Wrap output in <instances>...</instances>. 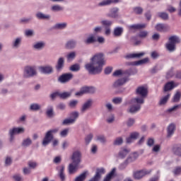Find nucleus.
<instances>
[{
  "label": "nucleus",
  "mask_w": 181,
  "mask_h": 181,
  "mask_svg": "<svg viewBox=\"0 0 181 181\" xmlns=\"http://www.w3.org/2000/svg\"><path fill=\"white\" fill-rule=\"evenodd\" d=\"M105 65V60H104V54L103 53H98L90 59V63L85 65V69L88 71L89 74H100L103 71V67Z\"/></svg>",
  "instance_id": "nucleus-1"
},
{
  "label": "nucleus",
  "mask_w": 181,
  "mask_h": 181,
  "mask_svg": "<svg viewBox=\"0 0 181 181\" xmlns=\"http://www.w3.org/2000/svg\"><path fill=\"white\" fill-rule=\"evenodd\" d=\"M136 94L140 95V98H135L132 99V103L136 105H132L129 109V112L134 114L138 112L141 110V105L145 103V98L148 95V88L144 86H139L136 90Z\"/></svg>",
  "instance_id": "nucleus-2"
},
{
  "label": "nucleus",
  "mask_w": 181,
  "mask_h": 181,
  "mask_svg": "<svg viewBox=\"0 0 181 181\" xmlns=\"http://www.w3.org/2000/svg\"><path fill=\"white\" fill-rule=\"evenodd\" d=\"M71 159L72 163L69 165V175H73L77 172L78 165H80V162H81V153L78 151L74 152Z\"/></svg>",
  "instance_id": "nucleus-3"
},
{
  "label": "nucleus",
  "mask_w": 181,
  "mask_h": 181,
  "mask_svg": "<svg viewBox=\"0 0 181 181\" xmlns=\"http://www.w3.org/2000/svg\"><path fill=\"white\" fill-rule=\"evenodd\" d=\"M176 43H180V39L176 35L171 36L169 37V42L165 45V47L169 52H175Z\"/></svg>",
  "instance_id": "nucleus-4"
},
{
  "label": "nucleus",
  "mask_w": 181,
  "mask_h": 181,
  "mask_svg": "<svg viewBox=\"0 0 181 181\" xmlns=\"http://www.w3.org/2000/svg\"><path fill=\"white\" fill-rule=\"evenodd\" d=\"M59 132V129H53L49 131H48L42 141V145L43 146H46L47 145H49L50 142L53 140V134H57V132Z\"/></svg>",
  "instance_id": "nucleus-5"
},
{
  "label": "nucleus",
  "mask_w": 181,
  "mask_h": 181,
  "mask_svg": "<svg viewBox=\"0 0 181 181\" xmlns=\"http://www.w3.org/2000/svg\"><path fill=\"white\" fill-rule=\"evenodd\" d=\"M87 93L89 94H93V93H95V88L93 86H85L81 88V90L79 92H77L75 95H83V94H86Z\"/></svg>",
  "instance_id": "nucleus-6"
},
{
  "label": "nucleus",
  "mask_w": 181,
  "mask_h": 181,
  "mask_svg": "<svg viewBox=\"0 0 181 181\" xmlns=\"http://www.w3.org/2000/svg\"><path fill=\"white\" fill-rule=\"evenodd\" d=\"M25 132V129L23 127H14L9 131L10 134V141L12 142L13 141V136L16 134H23Z\"/></svg>",
  "instance_id": "nucleus-7"
},
{
  "label": "nucleus",
  "mask_w": 181,
  "mask_h": 181,
  "mask_svg": "<svg viewBox=\"0 0 181 181\" xmlns=\"http://www.w3.org/2000/svg\"><path fill=\"white\" fill-rule=\"evenodd\" d=\"M71 119H65L62 124L63 125H67L69 124H74V122H76V119H77V118H78V112H74L72 113H71Z\"/></svg>",
  "instance_id": "nucleus-8"
},
{
  "label": "nucleus",
  "mask_w": 181,
  "mask_h": 181,
  "mask_svg": "<svg viewBox=\"0 0 181 181\" xmlns=\"http://www.w3.org/2000/svg\"><path fill=\"white\" fill-rule=\"evenodd\" d=\"M24 73L25 77H33L36 76V69L33 66H26Z\"/></svg>",
  "instance_id": "nucleus-9"
},
{
  "label": "nucleus",
  "mask_w": 181,
  "mask_h": 181,
  "mask_svg": "<svg viewBox=\"0 0 181 181\" xmlns=\"http://www.w3.org/2000/svg\"><path fill=\"white\" fill-rule=\"evenodd\" d=\"M105 173V169L103 168H97L96 173L93 177H92L89 181H99L101 179V175Z\"/></svg>",
  "instance_id": "nucleus-10"
},
{
  "label": "nucleus",
  "mask_w": 181,
  "mask_h": 181,
  "mask_svg": "<svg viewBox=\"0 0 181 181\" xmlns=\"http://www.w3.org/2000/svg\"><path fill=\"white\" fill-rule=\"evenodd\" d=\"M73 78V75L71 74H64L60 76L58 78V81L60 83H67Z\"/></svg>",
  "instance_id": "nucleus-11"
},
{
  "label": "nucleus",
  "mask_w": 181,
  "mask_h": 181,
  "mask_svg": "<svg viewBox=\"0 0 181 181\" xmlns=\"http://www.w3.org/2000/svg\"><path fill=\"white\" fill-rule=\"evenodd\" d=\"M151 173V171L148 170H140V171H136L134 173V179H142L144 176L146 175H149Z\"/></svg>",
  "instance_id": "nucleus-12"
},
{
  "label": "nucleus",
  "mask_w": 181,
  "mask_h": 181,
  "mask_svg": "<svg viewBox=\"0 0 181 181\" xmlns=\"http://www.w3.org/2000/svg\"><path fill=\"white\" fill-rule=\"evenodd\" d=\"M139 134L136 132H132L129 137L126 139L127 144H132L134 141L138 139Z\"/></svg>",
  "instance_id": "nucleus-13"
},
{
  "label": "nucleus",
  "mask_w": 181,
  "mask_h": 181,
  "mask_svg": "<svg viewBox=\"0 0 181 181\" xmlns=\"http://www.w3.org/2000/svg\"><path fill=\"white\" fill-rule=\"evenodd\" d=\"M129 30L132 32V30H139V29H145L146 28V24H134L132 25H129Z\"/></svg>",
  "instance_id": "nucleus-14"
},
{
  "label": "nucleus",
  "mask_w": 181,
  "mask_h": 181,
  "mask_svg": "<svg viewBox=\"0 0 181 181\" xmlns=\"http://www.w3.org/2000/svg\"><path fill=\"white\" fill-rule=\"evenodd\" d=\"M175 87H177V84L175 83L173 81H171L170 82H168L164 86V91H170L171 90H173Z\"/></svg>",
  "instance_id": "nucleus-15"
},
{
  "label": "nucleus",
  "mask_w": 181,
  "mask_h": 181,
  "mask_svg": "<svg viewBox=\"0 0 181 181\" xmlns=\"http://www.w3.org/2000/svg\"><path fill=\"white\" fill-rule=\"evenodd\" d=\"M156 29L158 32H168L169 30V25L167 24L158 23L156 25Z\"/></svg>",
  "instance_id": "nucleus-16"
},
{
  "label": "nucleus",
  "mask_w": 181,
  "mask_h": 181,
  "mask_svg": "<svg viewBox=\"0 0 181 181\" xmlns=\"http://www.w3.org/2000/svg\"><path fill=\"white\" fill-rule=\"evenodd\" d=\"M149 62L148 58H144L143 59L139 60V61H135L132 62H129V66H141V64H145Z\"/></svg>",
  "instance_id": "nucleus-17"
},
{
  "label": "nucleus",
  "mask_w": 181,
  "mask_h": 181,
  "mask_svg": "<svg viewBox=\"0 0 181 181\" xmlns=\"http://www.w3.org/2000/svg\"><path fill=\"white\" fill-rule=\"evenodd\" d=\"M176 129V126L175 125V124L172 123L170 124L167 129V136L168 138H170V136H172V135H173L175 134V131Z\"/></svg>",
  "instance_id": "nucleus-18"
},
{
  "label": "nucleus",
  "mask_w": 181,
  "mask_h": 181,
  "mask_svg": "<svg viewBox=\"0 0 181 181\" xmlns=\"http://www.w3.org/2000/svg\"><path fill=\"white\" fill-rule=\"evenodd\" d=\"M63 67H64V58L60 57L57 61L55 69L57 70V71H60L62 70Z\"/></svg>",
  "instance_id": "nucleus-19"
},
{
  "label": "nucleus",
  "mask_w": 181,
  "mask_h": 181,
  "mask_svg": "<svg viewBox=\"0 0 181 181\" xmlns=\"http://www.w3.org/2000/svg\"><path fill=\"white\" fill-rule=\"evenodd\" d=\"M139 156V154L137 152L132 153L127 158V162H128L129 163L135 162V160L138 159Z\"/></svg>",
  "instance_id": "nucleus-20"
},
{
  "label": "nucleus",
  "mask_w": 181,
  "mask_h": 181,
  "mask_svg": "<svg viewBox=\"0 0 181 181\" xmlns=\"http://www.w3.org/2000/svg\"><path fill=\"white\" fill-rule=\"evenodd\" d=\"M129 79L128 78H122L118 79L114 83L113 86L114 87H120V86H124V84H125L127 81H129Z\"/></svg>",
  "instance_id": "nucleus-21"
},
{
  "label": "nucleus",
  "mask_w": 181,
  "mask_h": 181,
  "mask_svg": "<svg viewBox=\"0 0 181 181\" xmlns=\"http://www.w3.org/2000/svg\"><path fill=\"white\" fill-rule=\"evenodd\" d=\"M122 33H124V28L122 27H117L114 29L113 35L115 37H119L122 36Z\"/></svg>",
  "instance_id": "nucleus-22"
},
{
  "label": "nucleus",
  "mask_w": 181,
  "mask_h": 181,
  "mask_svg": "<svg viewBox=\"0 0 181 181\" xmlns=\"http://www.w3.org/2000/svg\"><path fill=\"white\" fill-rule=\"evenodd\" d=\"M119 0H104L98 4V6H106L107 5H111V4H118Z\"/></svg>",
  "instance_id": "nucleus-23"
},
{
  "label": "nucleus",
  "mask_w": 181,
  "mask_h": 181,
  "mask_svg": "<svg viewBox=\"0 0 181 181\" xmlns=\"http://www.w3.org/2000/svg\"><path fill=\"white\" fill-rule=\"evenodd\" d=\"M145 55V52L129 54L126 56V59H139Z\"/></svg>",
  "instance_id": "nucleus-24"
},
{
  "label": "nucleus",
  "mask_w": 181,
  "mask_h": 181,
  "mask_svg": "<svg viewBox=\"0 0 181 181\" xmlns=\"http://www.w3.org/2000/svg\"><path fill=\"white\" fill-rule=\"evenodd\" d=\"M40 70L41 73H44L45 74H50L53 71L52 66H40Z\"/></svg>",
  "instance_id": "nucleus-25"
},
{
  "label": "nucleus",
  "mask_w": 181,
  "mask_h": 181,
  "mask_svg": "<svg viewBox=\"0 0 181 181\" xmlns=\"http://www.w3.org/2000/svg\"><path fill=\"white\" fill-rule=\"evenodd\" d=\"M129 153V149L123 148H121V150L119 152V158H121V159H124L125 156H127Z\"/></svg>",
  "instance_id": "nucleus-26"
},
{
  "label": "nucleus",
  "mask_w": 181,
  "mask_h": 181,
  "mask_svg": "<svg viewBox=\"0 0 181 181\" xmlns=\"http://www.w3.org/2000/svg\"><path fill=\"white\" fill-rule=\"evenodd\" d=\"M115 168L112 169L110 173L104 178L103 181H111V179H112V177L115 175Z\"/></svg>",
  "instance_id": "nucleus-27"
},
{
  "label": "nucleus",
  "mask_w": 181,
  "mask_h": 181,
  "mask_svg": "<svg viewBox=\"0 0 181 181\" xmlns=\"http://www.w3.org/2000/svg\"><path fill=\"white\" fill-rule=\"evenodd\" d=\"M47 115L49 118H52L54 116V112L53 111V106H49L46 112Z\"/></svg>",
  "instance_id": "nucleus-28"
},
{
  "label": "nucleus",
  "mask_w": 181,
  "mask_h": 181,
  "mask_svg": "<svg viewBox=\"0 0 181 181\" xmlns=\"http://www.w3.org/2000/svg\"><path fill=\"white\" fill-rule=\"evenodd\" d=\"M76 41L75 40H69L66 44V49H74V47H76Z\"/></svg>",
  "instance_id": "nucleus-29"
},
{
  "label": "nucleus",
  "mask_w": 181,
  "mask_h": 181,
  "mask_svg": "<svg viewBox=\"0 0 181 181\" xmlns=\"http://www.w3.org/2000/svg\"><path fill=\"white\" fill-rule=\"evenodd\" d=\"M110 18H117L118 17V8H112L110 11V13L108 14Z\"/></svg>",
  "instance_id": "nucleus-30"
},
{
  "label": "nucleus",
  "mask_w": 181,
  "mask_h": 181,
  "mask_svg": "<svg viewBox=\"0 0 181 181\" xmlns=\"http://www.w3.org/2000/svg\"><path fill=\"white\" fill-rule=\"evenodd\" d=\"M91 100H88L86 103L83 104L81 108L82 112H84V111H87L90 107H91Z\"/></svg>",
  "instance_id": "nucleus-31"
},
{
  "label": "nucleus",
  "mask_w": 181,
  "mask_h": 181,
  "mask_svg": "<svg viewBox=\"0 0 181 181\" xmlns=\"http://www.w3.org/2000/svg\"><path fill=\"white\" fill-rule=\"evenodd\" d=\"M59 168V177L62 181H64V180L66 179V177L64 175V165H61Z\"/></svg>",
  "instance_id": "nucleus-32"
},
{
  "label": "nucleus",
  "mask_w": 181,
  "mask_h": 181,
  "mask_svg": "<svg viewBox=\"0 0 181 181\" xmlns=\"http://www.w3.org/2000/svg\"><path fill=\"white\" fill-rule=\"evenodd\" d=\"M71 95V93L70 92H64L59 94V98H62V100H66V98H69Z\"/></svg>",
  "instance_id": "nucleus-33"
},
{
  "label": "nucleus",
  "mask_w": 181,
  "mask_h": 181,
  "mask_svg": "<svg viewBox=\"0 0 181 181\" xmlns=\"http://www.w3.org/2000/svg\"><path fill=\"white\" fill-rule=\"evenodd\" d=\"M181 98V93L177 91L175 94L173 98V103H179L180 101Z\"/></svg>",
  "instance_id": "nucleus-34"
},
{
  "label": "nucleus",
  "mask_w": 181,
  "mask_h": 181,
  "mask_svg": "<svg viewBox=\"0 0 181 181\" xmlns=\"http://www.w3.org/2000/svg\"><path fill=\"white\" fill-rule=\"evenodd\" d=\"M158 17L163 19V21H168L169 19V15L165 12L158 13Z\"/></svg>",
  "instance_id": "nucleus-35"
},
{
  "label": "nucleus",
  "mask_w": 181,
  "mask_h": 181,
  "mask_svg": "<svg viewBox=\"0 0 181 181\" xmlns=\"http://www.w3.org/2000/svg\"><path fill=\"white\" fill-rule=\"evenodd\" d=\"M36 16L38 19H50V16L45 15L42 13H37Z\"/></svg>",
  "instance_id": "nucleus-36"
},
{
  "label": "nucleus",
  "mask_w": 181,
  "mask_h": 181,
  "mask_svg": "<svg viewBox=\"0 0 181 181\" xmlns=\"http://www.w3.org/2000/svg\"><path fill=\"white\" fill-rule=\"evenodd\" d=\"M170 98V94H168L165 97H163L162 99L160 100V105H163L164 104H166L168 103V100Z\"/></svg>",
  "instance_id": "nucleus-37"
},
{
  "label": "nucleus",
  "mask_w": 181,
  "mask_h": 181,
  "mask_svg": "<svg viewBox=\"0 0 181 181\" xmlns=\"http://www.w3.org/2000/svg\"><path fill=\"white\" fill-rule=\"evenodd\" d=\"M101 23L105 28H110L112 25V21L108 20H104L101 21Z\"/></svg>",
  "instance_id": "nucleus-38"
},
{
  "label": "nucleus",
  "mask_w": 181,
  "mask_h": 181,
  "mask_svg": "<svg viewBox=\"0 0 181 181\" xmlns=\"http://www.w3.org/2000/svg\"><path fill=\"white\" fill-rule=\"evenodd\" d=\"M133 12L136 13V15H142V13L144 12V8L141 7H134L133 8Z\"/></svg>",
  "instance_id": "nucleus-39"
},
{
  "label": "nucleus",
  "mask_w": 181,
  "mask_h": 181,
  "mask_svg": "<svg viewBox=\"0 0 181 181\" xmlns=\"http://www.w3.org/2000/svg\"><path fill=\"white\" fill-rule=\"evenodd\" d=\"M173 152L175 155H177V156H181V144L174 148Z\"/></svg>",
  "instance_id": "nucleus-40"
},
{
  "label": "nucleus",
  "mask_w": 181,
  "mask_h": 181,
  "mask_svg": "<svg viewBox=\"0 0 181 181\" xmlns=\"http://www.w3.org/2000/svg\"><path fill=\"white\" fill-rule=\"evenodd\" d=\"M80 64H75L71 66L69 69L71 70V71H80Z\"/></svg>",
  "instance_id": "nucleus-41"
},
{
  "label": "nucleus",
  "mask_w": 181,
  "mask_h": 181,
  "mask_svg": "<svg viewBox=\"0 0 181 181\" xmlns=\"http://www.w3.org/2000/svg\"><path fill=\"white\" fill-rule=\"evenodd\" d=\"M86 176H87V173H83L75 179V181H83L86 180Z\"/></svg>",
  "instance_id": "nucleus-42"
},
{
  "label": "nucleus",
  "mask_w": 181,
  "mask_h": 181,
  "mask_svg": "<svg viewBox=\"0 0 181 181\" xmlns=\"http://www.w3.org/2000/svg\"><path fill=\"white\" fill-rule=\"evenodd\" d=\"M66 26H67V23H57L54 28V29H65Z\"/></svg>",
  "instance_id": "nucleus-43"
},
{
  "label": "nucleus",
  "mask_w": 181,
  "mask_h": 181,
  "mask_svg": "<svg viewBox=\"0 0 181 181\" xmlns=\"http://www.w3.org/2000/svg\"><path fill=\"white\" fill-rule=\"evenodd\" d=\"M94 42H95V37L94 36H90L85 40L86 45H91V43H94Z\"/></svg>",
  "instance_id": "nucleus-44"
},
{
  "label": "nucleus",
  "mask_w": 181,
  "mask_h": 181,
  "mask_svg": "<svg viewBox=\"0 0 181 181\" xmlns=\"http://www.w3.org/2000/svg\"><path fill=\"white\" fill-rule=\"evenodd\" d=\"M30 109L31 111H39V110H40V105L37 103H33L30 105Z\"/></svg>",
  "instance_id": "nucleus-45"
},
{
  "label": "nucleus",
  "mask_w": 181,
  "mask_h": 181,
  "mask_svg": "<svg viewBox=\"0 0 181 181\" xmlns=\"http://www.w3.org/2000/svg\"><path fill=\"white\" fill-rule=\"evenodd\" d=\"M148 31H141L137 36L141 39H145L148 36Z\"/></svg>",
  "instance_id": "nucleus-46"
},
{
  "label": "nucleus",
  "mask_w": 181,
  "mask_h": 181,
  "mask_svg": "<svg viewBox=\"0 0 181 181\" xmlns=\"http://www.w3.org/2000/svg\"><path fill=\"white\" fill-rule=\"evenodd\" d=\"M173 173L175 175V176H179V175H181V167L178 166L176 167L173 171Z\"/></svg>",
  "instance_id": "nucleus-47"
},
{
  "label": "nucleus",
  "mask_w": 181,
  "mask_h": 181,
  "mask_svg": "<svg viewBox=\"0 0 181 181\" xmlns=\"http://www.w3.org/2000/svg\"><path fill=\"white\" fill-rule=\"evenodd\" d=\"M23 146H29V145H32V140L30 139H26L23 140Z\"/></svg>",
  "instance_id": "nucleus-48"
},
{
  "label": "nucleus",
  "mask_w": 181,
  "mask_h": 181,
  "mask_svg": "<svg viewBox=\"0 0 181 181\" xmlns=\"http://www.w3.org/2000/svg\"><path fill=\"white\" fill-rule=\"evenodd\" d=\"M92 139H93V134H90L87 135L86 137L85 138V142L86 145H88V144L91 142Z\"/></svg>",
  "instance_id": "nucleus-49"
},
{
  "label": "nucleus",
  "mask_w": 181,
  "mask_h": 181,
  "mask_svg": "<svg viewBox=\"0 0 181 181\" xmlns=\"http://www.w3.org/2000/svg\"><path fill=\"white\" fill-rule=\"evenodd\" d=\"M123 142L124 140L122 139V137H118L114 141V145H121Z\"/></svg>",
  "instance_id": "nucleus-50"
},
{
  "label": "nucleus",
  "mask_w": 181,
  "mask_h": 181,
  "mask_svg": "<svg viewBox=\"0 0 181 181\" xmlns=\"http://www.w3.org/2000/svg\"><path fill=\"white\" fill-rule=\"evenodd\" d=\"M128 163H129L126 160L123 163L120 164V165L119 166V169H120V170H123V169H125V168H127Z\"/></svg>",
  "instance_id": "nucleus-51"
},
{
  "label": "nucleus",
  "mask_w": 181,
  "mask_h": 181,
  "mask_svg": "<svg viewBox=\"0 0 181 181\" xmlns=\"http://www.w3.org/2000/svg\"><path fill=\"white\" fill-rule=\"evenodd\" d=\"M154 144H155V139H153V138H149L147 141L148 146H153Z\"/></svg>",
  "instance_id": "nucleus-52"
},
{
  "label": "nucleus",
  "mask_w": 181,
  "mask_h": 181,
  "mask_svg": "<svg viewBox=\"0 0 181 181\" xmlns=\"http://www.w3.org/2000/svg\"><path fill=\"white\" fill-rule=\"evenodd\" d=\"M114 104H121L122 103V98H115L112 100Z\"/></svg>",
  "instance_id": "nucleus-53"
},
{
  "label": "nucleus",
  "mask_w": 181,
  "mask_h": 181,
  "mask_svg": "<svg viewBox=\"0 0 181 181\" xmlns=\"http://www.w3.org/2000/svg\"><path fill=\"white\" fill-rule=\"evenodd\" d=\"M28 166H29V168H31L32 169H35V168H36L37 166V163H36V162L29 161Z\"/></svg>",
  "instance_id": "nucleus-54"
},
{
  "label": "nucleus",
  "mask_w": 181,
  "mask_h": 181,
  "mask_svg": "<svg viewBox=\"0 0 181 181\" xmlns=\"http://www.w3.org/2000/svg\"><path fill=\"white\" fill-rule=\"evenodd\" d=\"M177 108H181V103L180 105H177L168 109V112H172V111H175V110H177Z\"/></svg>",
  "instance_id": "nucleus-55"
},
{
  "label": "nucleus",
  "mask_w": 181,
  "mask_h": 181,
  "mask_svg": "<svg viewBox=\"0 0 181 181\" xmlns=\"http://www.w3.org/2000/svg\"><path fill=\"white\" fill-rule=\"evenodd\" d=\"M13 178L14 179L15 181H23V178L21 177L19 174L15 175L13 176Z\"/></svg>",
  "instance_id": "nucleus-56"
},
{
  "label": "nucleus",
  "mask_w": 181,
  "mask_h": 181,
  "mask_svg": "<svg viewBox=\"0 0 181 181\" xmlns=\"http://www.w3.org/2000/svg\"><path fill=\"white\" fill-rule=\"evenodd\" d=\"M43 46H45V44H43L42 42H38L34 45V49H42Z\"/></svg>",
  "instance_id": "nucleus-57"
},
{
  "label": "nucleus",
  "mask_w": 181,
  "mask_h": 181,
  "mask_svg": "<svg viewBox=\"0 0 181 181\" xmlns=\"http://www.w3.org/2000/svg\"><path fill=\"white\" fill-rule=\"evenodd\" d=\"M135 124V119L130 118L127 121V127H132Z\"/></svg>",
  "instance_id": "nucleus-58"
},
{
  "label": "nucleus",
  "mask_w": 181,
  "mask_h": 181,
  "mask_svg": "<svg viewBox=\"0 0 181 181\" xmlns=\"http://www.w3.org/2000/svg\"><path fill=\"white\" fill-rule=\"evenodd\" d=\"M52 11H63V8L59 5H55L52 7Z\"/></svg>",
  "instance_id": "nucleus-59"
},
{
  "label": "nucleus",
  "mask_w": 181,
  "mask_h": 181,
  "mask_svg": "<svg viewBox=\"0 0 181 181\" xmlns=\"http://www.w3.org/2000/svg\"><path fill=\"white\" fill-rule=\"evenodd\" d=\"M78 103V102L77 100H71L69 103V107H71V108H74V107H76V105H77Z\"/></svg>",
  "instance_id": "nucleus-60"
},
{
  "label": "nucleus",
  "mask_w": 181,
  "mask_h": 181,
  "mask_svg": "<svg viewBox=\"0 0 181 181\" xmlns=\"http://www.w3.org/2000/svg\"><path fill=\"white\" fill-rule=\"evenodd\" d=\"M74 57H76V52H72L67 55L68 60L74 59Z\"/></svg>",
  "instance_id": "nucleus-61"
},
{
  "label": "nucleus",
  "mask_w": 181,
  "mask_h": 181,
  "mask_svg": "<svg viewBox=\"0 0 181 181\" xmlns=\"http://www.w3.org/2000/svg\"><path fill=\"white\" fill-rule=\"evenodd\" d=\"M69 134V129H65L60 132L61 136H66Z\"/></svg>",
  "instance_id": "nucleus-62"
},
{
  "label": "nucleus",
  "mask_w": 181,
  "mask_h": 181,
  "mask_svg": "<svg viewBox=\"0 0 181 181\" xmlns=\"http://www.w3.org/2000/svg\"><path fill=\"white\" fill-rule=\"evenodd\" d=\"M122 70H117L113 73V76L115 77H118V76H122Z\"/></svg>",
  "instance_id": "nucleus-63"
},
{
  "label": "nucleus",
  "mask_w": 181,
  "mask_h": 181,
  "mask_svg": "<svg viewBox=\"0 0 181 181\" xmlns=\"http://www.w3.org/2000/svg\"><path fill=\"white\" fill-rule=\"evenodd\" d=\"M97 141L104 143V142H105V137H104V136H98Z\"/></svg>",
  "instance_id": "nucleus-64"
}]
</instances>
